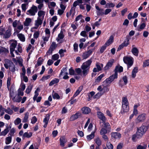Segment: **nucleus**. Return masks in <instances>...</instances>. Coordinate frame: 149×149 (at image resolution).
Returning a JSON list of instances; mask_svg holds the SVG:
<instances>
[{
    "instance_id": "1",
    "label": "nucleus",
    "mask_w": 149,
    "mask_h": 149,
    "mask_svg": "<svg viewBox=\"0 0 149 149\" xmlns=\"http://www.w3.org/2000/svg\"><path fill=\"white\" fill-rule=\"evenodd\" d=\"M92 62L91 59H89L84 63L81 66V70L79 68L75 69V71L77 74H80L83 77H85L88 73L90 65Z\"/></svg>"
},
{
    "instance_id": "2",
    "label": "nucleus",
    "mask_w": 149,
    "mask_h": 149,
    "mask_svg": "<svg viewBox=\"0 0 149 149\" xmlns=\"http://www.w3.org/2000/svg\"><path fill=\"white\" fill-rule=\"evenodd\" d=\"M97 90L99 92L94 96L93 97L95 99L99 98L105 93L108 92L109 90V89L107 86L102 85L99 86L97 88Z\"/></svg>"
},
{
    "instance_id": "3",
    "label": "nucleus",
    "mask_w": 149,
    "mask_h": 149,
    "mask_svg": "<svg viewBox=\"0 0 149 149\" xmlns=\"http://www.w3.org/2000/svg\"><path fill=\"white\" fill-rule=\"evenodd\" d=\"M10 97L13 102H19L22 100V97L15 93L13 90H10Z\"/></svg>"
},
{
    "instance_id": "4",
    "label": "nucleus",
    "mask_w": 149,
    "mask_h": 149,
    "mask_svg": "<svg viewBox=\"0 0 149 149\" xmlns=\"http://www.w3.org/2000/svg\"><path fill=\"white\" fill-rule=\"evenodd\" d=\"M123 60L124 62L127 65L128 69L133 65L134 61V58L129 56H124L123 57Z\"/></svg>"
},
{
    "instance_id": "5",
    "label": "nucleus",
    "mask_w": 149,
    "mask_h": 149,
    "mask_svg": "<svg viewBox=\"0 0 149 149\" xmlns=\"http://www.w3.org/2000/svg\"><path fill=\"white\" fill-rule=\"evenodd\" d=\"M147 130V127L144 125H142L139 128L136 132L137 137L138 138L141 137L145 134Z\"/></svg>"
},
{
    "instance_id": "6",
    "label": "nucleus",
    "mask_w": 149,
    "mask_h": 149,
    "mask_svg": "<svg viewBox=\"0 0 149 149\" xmlns=\"http://www.w3.org/2000/svg\"><path fill=\"white\" fill-rule=\"evenodd\" d=\"M10 54L13 57H14L15 56L13 53V52L14 51L17 43L16 40H12L10 41Z\"/></svg>"
},
{
    "instance_id": "7",
    "label": "nucleus",
    "mask_w": 149,
    "mask_h": 149,
    "mask_svg": "<svg viewBox=\"0 0 149 149\" xmlns=\"http://www.w3.org/2000/svg\"><path fill=\"white\" fill-rule=\"evenodd\" d=\"M37 12V7L33 5L28 10L26 13L27 15L29 16H34Z\"/></svg>"
},
{
    "instance_id": "8",
    "label": "nucleus",
    "mask_w": 149,
    "mask_h": 149,
    "mask_svg": "<svg viewBox=\"0 0 149 149\" xmlns=\"http://www.w3.org/2000/svg\"><path fill=\"white\" fill-rule=\"evenodd\" d=\"M58 46V44H56V43L54 42H52L50 47L48 50L46 52V54L47 55H49L52 54V52L54 51L56 48Z\"/></svg>"
},
{
    "instance_id": "9",
    "label": "nucleus",
    "mask_w": 149,
    "mask_h": 149,
    "mask_svg": "<svg viewBox=\"0 0 149 149\" xmlns=\"http://www.w3.org/2000/svg\"><path fill=\"white\" fill-rule=\"evenodd\" d=\"M146 117V115L145 113L139 115L135 119V122L136 123L143 122L145 120Z\"/></svg>"
},
{
    "instance_id": "10",
    "label": "nucleus",
    "mask_w": 149,
    "mask_h": 149,
    "mask_svg": "<svg viewBox=\"0 0 149 149\" xmlns=\"http://www.w3.org/2000/svg\"><path fill=\"white\" fill-rule=\"evenodd\" d=\"M43 20L39 18H37V19L35 21V26L31 28V31H33L34 29H37L39 26L41 25Z\"/></svg>"
},
{
    "instance_id": "11",
    "label": "nucleus",
    "mask_w": 149,
    "mask_h": 149,
    "mask_svg": "<svg viewBox=\"0 0 149 149\" xmlns=\"http://www.w3.org/2000/svg\"><path fill=\"white\" fill-rule=\"evenodd\" d=\"M93 52V49H90L84 52L82 55V57L84 59L87 58L92 54Z\"/></svg>"
},
{
    "instance_id": "12",
    "label": "nucleus",
    "mask_w": 149,
    "mask_h": 149,
    "mask_svg": "<svg viewBox=\"0 0 149 149\" xmlns=\"http://www.w3.org/2000/svg\"><path fill=\"white\" fill-rule=\"evenodd\" d=\"M129 44V40L127 39L125 40L120 45L118 48V50H120L124 47L127 46Z\"/></svg>"
},
{
    "instance_id": "13",
    "label": "nucleus",
    "mask_w": 149,
    "mask_h": 149,
    "mask_svg": "<svg viewBox=\"0 0 149 149\" xmlns=\"http://www.w3.org/2000/svg\"><path fill=\"white\" fill-rule=\"evenodd\" d=\"M81 116V113L80 112H78L75 114L72 115L70 118V121H71L74 120Z\"/></svg>"
},
{
    "instance_id": "14",
    "label": "nucleus",
    "mask_w": 149,
    "mask_h": 149,
    "mask_svg": "<svg viewBox=\"0 0 149 149\" xmlns=\"http://www.w3.org/2000/svg\"><path fill=\"white\" fill-rule=\"evenodd\" d=\"M23 29V26L20 22L16 27V30L14 31L15 32L13 33L14 35H15L16 33H18L20 31Z\"/></svg>"
},
{
    "instance_id": "15",
    "label": "nucleus",
    "mask_w": 149,
    "mask_h": 149,
    "mask_svg": "<svg viewBox=\"0 0 149 149\" xmlns=\"http://www.w3.org/2000/svg\"><path fill=\"white\" fill-rule=\"evenodd\" d=\"M114 62V60L113 59H110L107 63L106 66L104 67L105 70H106L109 69L111 67Z\"/></svg>"
},
{
    "instance_id": "16",
    "label": "nucleus",
    "mask_w": 149,
    "mask_h": 149,
    "mask_svg": "<svg viewBox=\"0 0 149 149\" xmlns=\"http://www.w3.org/2000/svg\"><path fill=\"white\" fill-rule=\"evenodd\" d=\"M132 48L131 50V52L133 55L138 56L139 53V51L138 49L135 47L134 45L132 46Z\"/></svg>"
},
{
    "instance_id": "17",
    "label": "nucleus",
    "mask_w": 149,
    "mask_h": 149,
    "mask_svg": "<svg viewBox=\"0 0 149 149\" xmlns=\"http://www.w3.org/2000/svg\"><path fill=\"white\" fill-rule=\"evenodd\" d=\"M32 22V20L30 18H27L26 19L25 21L23 22L24 26L28 27L30 25Z\"/></svg>"
},
{
    "instance_id": "18",
    "label": "nucleus",
    "mask_w": 149,
    "mask_h": 149,
    "mask_svg": "<svg viewBox=\"0 0 149 149\" xmlns=\"http://www.w3.org/2000/svg\"><path fill=\"white\" fill-rule=\"evenodd\" d=\"M146 26V24L145 23H143L138 25L136 29L138 31H141L143 30Z\"/></svg>"
},
{
    "instance_id": "19",
    "label": "nucleus",
    "mask_w": 149,
    "mask_h": 149,
    "mask_svg": "<svg viewBox=\"0 0 149 149\" xmlns=\"http://www.w3.org/2000/svg\"><path fill=\"white\" fill-rule=\"evenodd\" d=\"M82 113L84 114H88L91 111V109L88 107H85L81 109Z\"/></svg>"
},
{
    "instance_id": "20",
    "label": "nucleus",
    "mask_w": 149,
    "mask_h": 149,
    "mask_svg": "<svg viewBox=\"0 0 149 149\" xmlns=\"http://www.w3.org/2000/svg\"><path fill=\"white\" fill-rule=\"evenodd\" d=\"M97 115L98 118L102 121H106V118L102 113L101 112L98 111L97 112Z\"/></svg>"
},
{
    "instance_id": "21",
    "label": "nucleus",
    "mask_w": 149,
    "mask_h": 149,
    "mask_svg": "<svg viewBox=\"0 0 149 149\" xmlns=\"http://www.w3.org/2000/svg\"><path fill=\"white\" fill-rule=\"evenodd\" d=\"M38 17L37 18L43 20L45 15V12L42 10H40L38 11Z\"/></svg>"
},
{
    "instance_id": "22",
    "label": "nucleus",
    "mask_w": 149,
    "mask_h": 149,
    "mask_svg": "<svg viewBox=\"0 0 149 149\" xmlns=\"http://www.w3.org/2000/svg\"><path fill=\"white\" fill-rule=\"evenodd\" d=\"M11 35V30L10 29H8L7 30L5 33L3 34V37L4 38H8Z\"/></svg>"
},
{
    "instance_id": "23",
    "label": "nucleus",
    "mask_w": 149,
    "mask_h": 149,
    "mask_svg": "<svg viewBox=\"0 0 149 149\" xmlns=\"http://www.w3.org/2000/svg\"><path fill=\"white\" fill-rule=\"evenodd\" d=\"M129 105H122V109L121 111V113L127 112L129 110Z\"/></svg>"
},
{
    "instance_id": "24",
    "label": "nucleus",
    "mask_w": 149,
    "mask_h": 149,
    "mask_svg": "<svg viewBox=\"0 0 149 149\" xmlns=\"http://www.w3.org/2000/svg\"><path fill=\"white\" fill-rule=\"evenodd\" d=\"M60 145L62 147L65 146V143L67 140L64 136L61 137L60 139Z\"/></svg>"
},
{
    "instance_id": "25",
    "label": "nucleus",
    "mask_w": 149,
    "mask_h": 149,
    "mask_svg": "<svg viewBox=\"0 0 149 149\" xmlns=\"http://www.w3.org/2000/svg\"><path fill=\"white\" fill-rule=\"evenodd\" d=\"M138 71V68L137 67H135L132 70L131 77L132 79H134L135 77L136 76V74Z\"/></svg>"
},
{
    "instance_id": "26",
    "label": "nucleus",
    "mask_w": 149,
    "mask_h": 149,
    "mask_svg": "<svg viewBox=\"0 0 149 149\" xmlns=\"http://www.w3.org/2000/svg\"><path fill=\"white\" fill-rule=\"evenodd\" d=\"M9 132L8 125L6 124V128L1 132L0 136H5L8 134Z\"/></svg>"
},
{
    "instance_id": "27",
    "label": "nucleus",
    "mask_w": 149,
    "mask_h": 149,
    "mask_svg": "<svg viewBox=\"0 0 149 149\" xmlns=\"http://www.w3.org/2000/svg\"><path fill=\"white\" fill-rule=\"evenodd\" d=\"M111 136L115 139H120L121 137V135L118 132H113L111 133Z\"/></svg>"
},
{
    "instance_id": "28",
    "label": "nucleus",
    "mask_w": 149,
    "mask_h": 149,
    "mask_svg": "<svg viewBox=\"0 0 149 149\" xmlns=\"http://www.w3.org/2000/svg\"><path fill=\"white\" fill-rule=\"evenodd\" d=\"M17 50H16L15 51V53L17 55H20L19 53H21L22 52V47L21 46L20 44H18L17 47Z\"/></svg>"
},
{
    "instance_id": "29",
    "label": "nucleus",
    "mask_w": 149,
    "mask_h": 149,
    "mask_svg": "<svg viewBox=\"0 0 149 149\" xmlns=\"http://www.w3.org/2000/svg\"><path fill=\"white\" fill-rule=\"evenodd\" d=\"M114 37L113 36H111L107 40V42L105 43V44L107 46H108L111 44L113 41Z\"/></svg>"
},
{
    "instance_id": "30",
    "label": "nucleus",
    "mask_w": 149,
    "mask_h": 149,
    "mask_svg": "<svg viewBox=\"0 0 149 149\" xmlns=\"http://www.w3.org/2000/svg\"><path fill=\"white\" fill-rule=\"evenodd\" d=\"M49 118V114H47L43 120V122L45 124L44 125V127H47V124H48V122Z\"/></svg>"
},
{
    "instance_id": "31",
    "label": "nucleus",
    "mask_w": 149,
    "mask_h": 149,
    "mask_svg": "<svg viewBox=\"0 0 149 149\" xmlns=\"http://www.w3.org/2000/svg\"><path fill=\"white\" fill-rule=\"evenodd\" d=\"M32 133L31 132H25L22 135V138L24 139L26 138H29L32 136Z\"/></svg>"
},
{
    "instance_id": "32",
    "label": "nucleus",
    "mask_w": 149,
    "mask_h": 149,
    "mask_svg": "<svg viewBox=\"0 0 149 149\" xmlns=\"http://www.w3.org/2000/svg\"><path fill=\"white\" fill-rule=\"evenodd\" d=\"M75 10V8H72L69 13H67L66 14V16L68 18L71 15L72 16H73L74 14V11Z\"/></svg>"
},
{
    "instance_id": "33",
    "label": "nucleus",
    "mask_w": 149,
    "mask_h": 149,
    "mask_svg": "<svg viewBox=\"0 0 149 149\" xmlns=\"http://www.w3.org/2000/svg\"><path fill=\"white\" fill-rule=\"evenodd\" d=\"M110 131H109L104 127L102 128L100 131V133L101 135H104L110 132Z\"/></svg>"
},
{
    "instance_id": "34",
    "label": "nucleus",
    "mask_w": 149,
    "mask_h": 149,
    "mask_svg": "<svg viewBox=\"0 0 149 149\" xmlns=\"http://www.w3.org/2000/svg\"><path fill=\"white\" fill-rule=\"evenodd\" d=\"M103 123L104 125V127L106 129L110 131L111 126L109 124L108 122H105V121H103Z\"/></svg>"
},
{
    "instance_id": "35",
    "label": "nucleus",
    "mask_w": 149,
    "mask_h": 149,
    "mask_svg": "<svg viewBox=\"0 0 149 149\" xmlns=\"http://www.w3.org/2000/svg\"><path fill=\"white\" fill-rule=\"evenodd\" d=\"M20 23L19 21L15 20L13 23V26L14 28V31L16 30V27Z\"/></svg>"
},
{
    "instance_id": "36",
    "label": "nucleus",
    "mask_w": 149,
    "mask_h": 149,
    "mask_svg": "<svg viewBox=\"0 0 149 149\" xmlns=\"http://www.w3.org/2000/svg\"><path fill=\"white\" fill-rule=\"evenodd\" d=\"M122 105H129V103L127 98L123 97L122 99Z\"/></svg>"
},
{
    "instance_id": "37",
    "label": "nucleus",
    "mask_w": 149,
    "mask_h": 149,
    "mask_svg": "<svg viewBox=\"0 0 149 149\" xmlns=\"http://www.w3.org/2000/svg\"><path fill=\"white\" fill-rule=\"evenodd\" d=\"M68 73L67 72V69L66 68H63L61 71V72L59 74V76H61V75H65L67 74H68Z\"/></svg>"
},
{
    "instance_id": "38",
    "label": "nucleus",
    "mask_w": 149,
    "mask_h": 149,
    "mask_svg": "<svg viewBox=\"0 0 149 149\" xmlns=\"http://www.w3.org/2000/svg\"><path fill=\"white\" fill-rule=\"evenodd\" d=\"M17 36L19 40L22 42L25 41V37L24 35L22 33H19L17 35Z\"/></svg>"
},
{
    "instance_id": "39",
    "label": "nucleus",
    "mask_w": 149,
    "mask_h": 149,
    "mask_svg": "<svg viewBox=\"0 0 149 149\" xmlns=\"http://www.w3.org/2000/svg\"><path fill=\"white\" fill-rule=\"evenodd\" d=\"M123 68L122 67L118 65H117L116 67L115 70L116 71L115 72H116L117 73V72H121L123 71Z\"/></svg>"
},
{
    "instance_id": "40",
    "label": "nucleus",
    "mask_w": 149,
    "mask_h": 149,
    "mask_svg": "<svg viewBox=\"0 0 149 149\" xmlns=\"http://www.w3.org/2000/svg\"><path fill=\"white\" fill-rule=\"evenodd\" d=\"M40 89L39 88H38L35 91V95L33 97V100L35 101L36 100V98L38 96L39 94L38 93L40 91Z\"/></svg>"
},
{
    "instance_id": "41",
    "label": "nucleus",
    "mask_w": 149,
    "mask_h": 149,
    "mask_svg": "<svg viewBox=\"0 0 149 149\" xmlns=\"http://www.w3.org/2000/svg\"><path fill=\"white\" fill-rule=\"evenodd\" d=\"M59 81V80L58 79L55 78L51 81L49 84V86H52L55 84L58 83Z\"/></svg>"
},
{
    "instance_id": "42",
    "label": "nucleus",
    "mask_w": 149,
    "mask_h": 149,
    "mask_svg": "<svg viewBox=\"0 0 149 149\" xmlns=\"http://www.w3.org/2000/svg\"><path fill=\"white\" fill-rule=\"evenodd\" d=\"M12 141V137L9 136L6 137L5 139V143L6 144H9Z\"/></svg>"
},
{
    "instance_id": "43",
    "label": "nucleus",
    "mask_w": 149,
    "mask_h": 149,
    "mask_svg": "<svg viewBox=\"0 0 149 149\" xmlns=\"http://www.w3.org/2000/svg\"><path fill=\"white\" fill-rule=\"evenodd\" d=\"M105 75L104 74H101L98 77L95 79V81L97 82H99L101 81V79L103 77L105 76Z\"/></svg>"
},
{
    "instance_id": "44",
    "label": "nucleus",
    "mask_w": 149,
    "mask_h": 149,
    "mask_svg": "<svg viewBox=\"0 0 149 149\" xmlns=\"http://www.w3.org/2000/svg\"><path fill=\"white\" fill-rule=\"evenodd\" d=\"M29 113L26 112L22 120V122L25 123L28 121V119L29 117Z\"/></svg>"
},
{
    "instance_id": "45",
    "label": "nucleus",
    "mask_w": 149,
    "mask_h": 149,
    "mask_svg": "<svg viewBox=\"0 0 149 149\" xmlns=\"http://www.w3.org/2000/svg\"><path fill=\"white\" fill-rule=\"evenodd\" d=\"M103 65L102 64L97 63L96 64V66L97 68V70L100 71L102 70V68L103 67Z\"/></svg>"
},
{
    "instance_id": "46",
    "label": "nucleus",
    "mask_w": 149,
    "mask_h": 149,
    "mask_svg": "<svg viewBox=\"0 0 149 149\" xmlns=\"http://www.w3.org/2000/svg\"><path fill=\"white\" fill-rule=\"evenodd\" d=\"M147 145L145 144L139 145L137 147V149H146Z\"/></svg>"
},
{
    "instance_id": "47",
    "label": "nucleus",
    "mask_w": 149,
    "mask_h": 149,
    "mask_svg": "<svg viewBox=\"0 0 149 149\" xmlns=\"http://www.w3.org/2000/svg\"><path fill=\"white\" fill-rule=\"evenodd\" d=\"M48 3V7L49 8H52L56 6V3L54 2H49Z\"/></svg>"
},
{
    "instance_id": "48",
    "label": "nucleus",
    "mask_w": 149,
    "mask_h": 149,
    "mask_svg": "<svg viewBox=\"0 0 149 149\" xmlns=\"http://www.w3.org/2000/svg\"><path fill=\"white\" fill-rule=\"evenodd\" d=\"M32 88V86L31 85L28 86L26 89L25 92L27 94H29L31 92Z\"/></svg>"
},
{
    "instance_id": "49",
    "label": "nucleus",
    "mask_w": 149,
    "mask_h": 149,
    "mask_svg": "<svg viewBox=\"0 0 149 149\" xmlns=\"http://www.w3.org/2000/svg\"><path fill=\"white\" fill-rule=\"evenodd\" d=\"M5 109L3 108L1 105H0V116H2L4 114Z\"/></svg>"
},
{
    "instance_id": "50",
    "label": "nucleus",
    "mask_w": 149,
    "mask_h": 149,
    "mask_svg": "<svg viewBox=\"0 0 149 149\" xmlns=\"http://www.w3.org/2000/svg\"><path fill=\"white\" fill-rule=\"evenodd\" d=\"M95 141L96 143L98 145L97 146H100L101 144L102 141L101 139L99 138H97L95 140Z\"/></svg>"
},
{
    "instance_id": "51",
    "label": "nucleus",
    "mask_w": 149,
    "mask_h": 149,
    "mask_svg": "<svg viewBox=\"0 0 149 149\" xmlns=\"http://www.w3.org/2000/svg\"><path fill=\"white\" fill-rule=\"evenodd\" d=\"M95 132H93L91 134L87 136V138L88 140H91L93 138L94 136Z\"/></svg>"
},
{
    "instance_id": "52",
    "label": "nucleus",
    "mask_w": 149,
    "mask_h": 149,
    "mask_svg": "<svg viewBox=\"0 0 149 149\" xmlns=\"http://www.w3.org/2000/svg\"><path fill=\"white\" fill-rule=\"evenodd\" d=\"M17 58V63L19 64V65L21 66H24L22 64L23 60L20 57H19Z\"/></svg>"
},
{
    "instance_id": "53",
    "label": "nucleus",
    "mask_w": 149,
    "mask_h": 149,
    "mask_svg": "<svg viewBox=\"0 0 149 149\" xmlns=\"http://www.w3.org/2000/svg\"><path fill=\"white\" fill-rule=\"evenodd\" d=\"M118 74L116 72H115L114 74L110 76L109 77H111V79L113 81L115 79L117 78Z\"/></svg>"
},
{
    "instance_id": "54",
    "label": "nucleus",
    "mask_w": 149,
    "mask_h": 149,
    "mask_svg": "<svg viewBox=\"0 0 149 149\" xmlns=\"http://www.w3.org/2000/svg\"><path fill=\"white\" fill-rule=\"evenodd\" d=\"M118 74L116 72H115L114 74L110 76L109 77H111V79L113 81L115 79L117 78Z\"/></svg>"
},
{
    "instance_id": "55",
    "label": "nucleus",
    "mask_w": 149,
    "mask_h": 149,
    "mask_svg": "<svg viewBox=\"0 0 149 149\" xmlns=\"http://www.w3.org/2000/svg\"><path fill=\"white\" fill-rule=\"evenodd\" d=\"M21 122V119L19 118H17L15 120L14 123L15 125H17L20 123Z\"/></svg>"
},
{
    "instance_id": "56",
    "label": "nucleus",
    "mask_w": 149,
    "mask_h": 149,
    "mask_svg": "<svg viewBox=\"0 0 149 149\" xmlns=\"http://www.w3.org/2000/svg\"><path fill=\"white\" fill-rule=\"evenodd\" d=\"M5 112L11 115L13 113V111L10 108H8L5 109Z\"/></svg>"
},
{
    "instance_id": "57",
    "label": "nucleus",
    "mask_w": 149,
    "mask_h": 149,
    "mask_svg": "<svg viewBox=\"0 0 149 149\" xmlns=\"http://www.w3.org/2000/svg\"><path fill=\"white\" fill-rule=\"evenodd\" d=\"M64 37V35L63 34V32L61 31L60 33L58 34V36L57 38L63 39Z\"/></svg>"
},
{
    "instance_id": "58",
    "label": "nucleus",
    "mask_w": 149,
    "mask_h": 149,
    "mask_svg": "<svg viewBox=\"0 0 149 149\" xmlns=\"http://www.w3.org/2000/svg\"><path fill=\"white\" fill-rule=\"evenodd\" d=\"M52 96L53 98L54 99H59L61 98L59 95L56 93H53Z\"/></svg>"
},
{
    "instance_id": "59",
    "label": "nucleus",
    "mask_w": 149,
    "mask_h": 149,
    "mask_svg": "<svg viewBox=\"0 0 149 149\" xmlns=\"http://www.w3.org/2000/svg\"><path fill=\"white\" fill-rule=\"evenodd\" d=\"M64 3H63V2H61L60 4V7L61 9L64 10H65L66 6Z\"/></svg>"
},
{
    "instance_id": "60",
    "label": "nucleus",
    "mask_w": 149,
    "mask_h": 149,
    "mask_svg": "<svg viewBox=\"0 0 149 149\" xmlns=\"http://www.w3.org/2000/svg\"><path fill=\"white\" fill-rule=\"evenodd\" d=\"M96 9L98 10V13L99 15H102V12L103 10V9H100L97 6H95Z\"/></svg>"
},
{
    "instance_id": "61",
    "label": "nucleus",
    "mask_w": 149,
    "mask_h": 149,
    "mask_svg": "<svg viewBox=\"0 0 149 149\" xmlns=\"http://www.w3.org/2000/svg\"><path fill=\"white\" fill-rule=\"evenodd\" d=\"M59 58V55L58 54H56L52 56V59L56 61Z\"/></svg>"
},
{
    "instance_id": "62",
    "label": "nucleus",
    "mask_w": 149,
    "mask_h": 149,
    "mask_svg": "<svg viewBox=\"0 0 149 149\" xmlns=\"http://www.w3.org/2000/svg\"><path fill=\"white\" fill-rule=\"evenodd\" d=\"M66 52V49H61L59 50V53L61 57H62L64 56V53Z\"/></svg>"
},
{
    "instance_id": "63",
    "label": "nucleus",
    "mask_w": 149,
    "mask_h": 149,
    "mask_svg": "<svg viewBox=\"0 0 149 149\" xmlns=\"http://www.w3.org/2000/svg\"><path fill=\"white\" fill-rule=\"evenodd\" d=\"M107 146L109 149H113V145L109 141L107 142Z\"/></svg>"
},
{
    "instance_id": "64",
    "label": "nucleus",
    "mask_w": 149,
    "mask_h": 149,
    "mask_svg": "<svg viewBox=\"0 0 149 149\" xmlns=\"http://www.w3.org/2000/svg\"><path fill=\"white\" fill-rule=\"evenodd\" d=\"M143 66V67L149 66V60H147L144 61Z\"/></svg>"
}]
</instances>
